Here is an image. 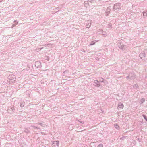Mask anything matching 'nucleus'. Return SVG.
<instances>
[{"label": "nucleus", "mask_w": 147, "mask_h": 147, "mask_svg": "<svg viewBox=\"0 0 147 147\" xmlns=\"http://www.w3.org/2000/svg\"><path fill=\"white\" fill-rule=\"evenodd\" d=\"M103 147V145L102 144H99L97 147Z\"/></svg>", "instance_id": "obj_23"}, {"label": "nucleus", "mask_w": 147, "mask_h": 147, "mask_svg": "<svg viewBox=\"0 0 147 147\" xmlns=\"http://www.w3.org/2000/svg\"><path fill=\"white\" fill-rule=\"evenodd\" d=\"M14 108L13 107H11L10 109H9L8 110V112L10 113H13L14 111Z\"/></svg>", "instance_id": "obj_8"}, {"label": "nucleus", "mask_w": 147, "mask_h": 147, "mask_svg": "<svg viewBox=\"0 0 147 147\" xmlns=\"http://www.w3.org/2000/svg\"><path fill=\"white\" fill-rule=\"evenodd\" d=\"M136 140L139 142H140L141 141V139L139 138H137V139Z\"/></svg>", "instance_id": "obj_29"}, {"label": "nucleus", "mask_w": 147, "mask_h": 147, "mask_svg": "<svg viewBox=\"0 0 147 147\" xmlns=\"http://www.w3.org/2000/svg\"><path fill=\"white\" fill-rule=\"evenodd\" d=\"M39 123H36L37 124H38V125H39Z\"/></svg>", "instance_id": "obj_37"}, {"label": "nucleus", "mask_w": 147, "mask_h": 147, "mask_svg": "<svg viewBox=\"0 0 147 147\" xmlns=\"http://www.w3.org/2000/svg\"><path fill=\"white\" fill-rule=\"evenodd\" d=\"M36 50H37V51H39V49H36Z\"/></svg>", "instance_id": "obj_38"}, {"label": "nucleus", "mask_w": 147, "mask_h": 147, "mask_svg": "<svg viewBox=\"0 0 147 147\" xmlns=\"http://www.w3.org/2000/svg\"><path fill=\"white\" fill-rule=\"evenodd\" d=\"M81 51L84 53H85L86 52L85 51L84 49L82 50Z\"/></svg>", "instance_id": "obj_32"}, {"label": "nucleus", "mask_w": 147, "mask_h": 147, "mask_svg": "<svg viewBox=\"0 0 147 147\" xmlns=\"http://www.w3.org/2000/svg\"><path fill=\"white\" fill-rule=\"evenodd\" d=\"M123 107V105L122 103H119L118 105V109H122Z\"/></svg>", "instance_id": "obj_10"}, {"label": "nucleus", "mask_w": 147, "mask_h": 147, "mask_svg": "<svg viewBox=\"0 0 147 147\" xmlns=\"http://www.w3.org/2000/svg\"><path fill=\"white\" fill-rule=\"evenodd\" d=\"M134 86H135L136 88H138V85L137 84H135Z\"/></svg>", "instance_id": "obj_31"}, {"label": "nucleus", "mask_w": 147, "mask_h": 147, "mask_svg": "<svg viewBox=\"0 0 147 147\" xmlns=\"http://www.w3.org/2000/svg\"><path fill=\"white\" fill-rule=\"evenodd\" d=\"M115 127L117 129H119V127L118 125L117 124H116L114 125Z\"/></svg>", "instance_id": "obj_15"}, {"label": "nucleus", "mask_w": 147, "mask_h": 147, "mask_svg": "<svg viewBox=\"0 0 147 147\" xmlns=\"http://www.w3.org/2000/svg\"><path fill=\"white\" fill-rule=\"evenodd\" d=\"M99 59L98 57H97L96 58V59L97 60H99Z\"/></svg>", "instance_id": "obj_34"}, {"label": "nucleus", "mask_w": 147, "mask_h": 147, "mask_svg": "<svg viewBox=\"0 0 147 147\" xmlns=\"http://www.w3.org/2000/svg\"><path fill=\"white\" fill-rule=\"evenodd\" d=\"M103 35H104V37H105L106 36V35L105 34H103Z\"/></svg>", "instance_id": "obj_36"}, {"label": "nucleus", "mask_w": 147, "mask_h": 147, "mask_svg": "<svg viewBox=\"0 0 147 147\" xmlns=\"http://www.w3.org/2000/svg\"><path fill=\"white\" fill-rule=\"evenodd\" d=\"M136 77V76L134 73H130L129 74V75L127 76L126 78L127 80L131 79V80L134 79Z\"/></svg>", "instance_id": "obj_2"}, {"label": "nucleus", "mask_w": 147, "mask_h": 147, "mask_svg": "<svg viewBox=\"0 0 147 147\" xmlns=\"http://www.w3.org/2000/svg\"><path fill=\"white\" fill-rule=\"evenodd\" d=\"M143 15L144 16H147V13L146 12H143Z\"/></svg>", "instance_id": "obj_24"}, {"label": "nucleus", "mask_w": 147, "mask_h": 147, "mask_svg": "<svg viewBox=\"0 0 147 147\" xmlns=\"http://www.w3.org/2000/svg\"><path fill=\"white\" fill-rule=\"evenodd\" d=\"M145 101V99L144 98H143L141 99L140 100V104H142Z\"/></svg>", "instance_id": "obj_14"}, {"label": "nucleus", "mask_w": 147, "mask_h": 147, "mask_svg": "<svg viewBox=\"0 0 147 147\" xmlns=\"http://www.w3.org/2000/svg\"><path fill=\"white\" fill-rule=\"evenodd\" d=\"M88 1H85L84 2V4L85 6L87 7L88 5Z\"/></svg>", "instance_id": "obj_13"}, {"label": "nucleus", "mask_w": 147, "mask_h": 147, "mask_svg": "<svg viewBox=\"0 0 147 147\" xmlns=\"http://www.w3.org/2000/svg\"><path fill=\"white\" fill-rule=\"evenodd\" d=\"M43 48V47H42L40 49H39V51H40L41 49H42Z\"/></svg>", "instance_id": "obj_35"}, {"label": "nucleus", "mask_w": 147, "mask_h": 147, "mask_svg": "<svg viewBox=\"0 0 147 147\" xmlns=\"http://www.w3.org/2000/svg\"><path fill=\"white\" fill-rule=\"evenodd\" d=\"M25 102L24 101L22 102L20 104V106L21 107H23L24 105Z\"/></svg>", "instance_id": "obj_17"}, {"label": "nucleus", "mask_w": 147, "mask_h": 147, "mask_svg": "<svg viewBox=\"0 0 147 147\" xmlns=\"http://www.w3.org/2000/svg\"><path fill=\"white\" fill-rule=\"evenodd\" d=\"M94 83L96 84V85H95V86H97V87H98L100 86L99 81L97 80H95L94 81Z\"/></svg>", "instance_id": "obj_9"}, {"label": "nucleus", "mask_w": 147, "mask_h": 147, "mask_svg": "<svg viewBox=\"0 0 147 147\" xmlns=\"http://www.w3.org/2000/svg\"><path fill=\"white\" fill-rule=\"evenodd\" d=\"M86 27L87 28H90L91 25V21L90 20H88L86 21Z\"/></svg>", "instance_id": "obj_4"}, {"label": "nucleus", "mask_w": 147, "mask_h": 147, "mask_svg": "<svg viewBox=\"0 0 147 147\" xmlns=\"http://www.w3.org/2000/svg\"><path fill=\"white\" fill-rule=\"evenodd\" d=\"M53 144H56L57 146H58L59 142L58 141H55L53 142Z\"/></svg>", "instance_id": "obj_16"}, {"label": "nucleus", "mask_w": 147, "mask_h": 147, "mask_svg": "<svg viewBox=\"0 0 147 147\" xmlns=\"http://www.w3.org/2000/svg\"><path fill=\"white\" fill-rule=\"evenodd\" d=\"M18 23V22H16V24H13L12 25V27H11V28H13L16 25H17Z\"/></svg>", "instance_id": "obj_22"}, {"label": "nucleus", "mask_w": 147, "mask_h": 147, "mask_svg": "<svg viewBox=\"0 0 147 147\" xmlns=\"http://www.w3.org/2000/svg\"><path fill=\"white\" fill-rule=\"evenodd\" d=\"M126 138V136H123V137H121L120 138V139H121V140H124V139H125Z\"/></svg>", "instance_id": "obj_26"}, {"label": "nucleus", "mask_w": 147, "mask_h": 147, "mask_svg": "<svg viewBox=\"0 0 147 147\" xmlns=\"http://www.w3.org/2000/svg\"><path fill=\"white\" fill-rule=\"evenodd\" d=\"M132 143L134 144V145H135L136 144V141L135 140H133Z\"/></svg>", "instance_id": "obj_25"}, {"label": "nucleus", "mask_w": 147, "mask_h": 147, "mask_svg": "<svg viewBox=\"0 0 147 147\" xmlns=\"http://www.w3.org/2000/svg\"><path fill=\"white\" fill-rule=\"evenodd\" d=\"M14 22L15 23L14 24H16L17 21L16 20L14 21Z\"/></svg>", "instance_id": "obj_33"}, {"label": "nucleus", "mask_w": 147, "mask_h": 147, "mask_svg": "<svg viewBox=\"0 0 147 147\" xmlns=\"http://www.w3.org/2000/svg\"><path fill=\"white\" fill-rule=\"evenodd\" d=\"M94 0H88V1H89L91 3H93Z\"/></svg>", "instance_id": "obj_30"}, {"label": "nucleus", "mask_w": 147, "mask_h": 147, "mask_svg": "<svg viewBox=\"0 0 147 147\" xmlns=\"http://www.w3.org/2000/svg\"><path fill=\"white\" fill-rule=\"evenodd\" d=\"M111 8L110 7H108L107 8L106 10V16H107L109 14L110 12L111 11Z\"/></svg>", "instance_id": "obj_7"}, {"label": "nucleus", "mask_w": 147, "mask_h": 147, "mask_svg": "<svg viewBox=\"0 0 147 147\" xmlns=\"http://www.w3.org/2000/svg\"><path fill=\"white\" fill-rule=\"evenodd\" d=\"M101 82H103V81H102Z\"/></svg>", "instance_id": "obj_39"}, {"label": "nucleus", "mask_w": 147, "mask_h": 147, "mask_svg": "<svg viewBox=\"0 0 147 147\" xmlns=\"http://www.w3.org/2000/svg\"><path fill=\"white\" fill-rule=\"evenodd\" d=\"M35 65L37 68H39L41 66V63L40 61H37L35 62Z\"/></svg>", "instance_id": "obj_5"}, {"label": "nucleus", "mask_w": 147, "mask_h": 147, "mask_svg": "<svg viewBox=\"0 0 147 147\" xmlns=\"http://www.w3.org/2000/svg\"><path fill=\"white\" fill-rule=\"evenodd\" d=\"M103 30L101 29H100L97 30V33L98 34H101L103 32Z\"/></svg>", "instance_id": "obj_12"}, {"label": "nucleus", "mask_w": 147, "mask_h": 147, "mask_svg": "<svg viewBox=\"0 0 147 147\" xmlns=\"http://www.w3.org/2000/svg\"><path fill=\"white\" fill-rule=\"evenodd\" d=\"M142 116L146 121H147V117L144 115H143Z\"/></svg>", "instance_id": "obj_21"}, {"label": "nucleus", "mask_w": 147, "mask_h": 147, "mask_svg": "<svg viewBox=\"0 0 147 147\" xmlns=\"http://www.w3.org/2000/svg\"><path fill=\"white\" fill-rule=\"evenodd\" d=\"M121 3H117L114 5L113 9L115 10L119 9H121Z\"/></svg>", "instance_id": "obj_3"}, {"label": "nucleus", "mask_w": 147, "mask_h": 147, "mask_svg": "<svg viewBox=\"0 0 147 147\" xmlns=\"http://www.w3.org/2000/svg\"><path fill=\"white\" fill-rule=\"evenodd\" d=\"M145 55L146 54L144 51H142L139 55L140 57L142 59H143V58H144L145 57Z\"/></svg>", "instance_id": "obj_6"}, {"label": "nucleus", "mask_w": 147, "mask_h": 147, "mask_svg": "<svg viewBox=\"0 0 147 147\" xmlns=\"http://www.w3.org/2000/svg\"><path fill=\"white\" fill-rule=\"evenodd\" d=\"M39 125H40L41 126L43 127H45L44 126L45 125L43 124H42V123H39Z\"/></svg>", "instance_id": "obj_28"}, {"label": "nucleus", "mask_w": 147, "mask_h": 147, "mask_svg": "<svg viewBox=\"0 0 147 147\" xmlns=\"http://www.w3.org/2000/svg\"><path fill=\"white\" fill-rule=\"evenodd\" d=\"M31 127H33L34 129H40V128L39 127H36L33 125H31Z\"/></svg>", "instance_id": "obj_19"}, {"label": "nucleus", "mask_w": 147, "mask_h": 147, "mask_svg": "<svg viewBox=\"0 0 147 147\" xmlns=\"http://www.w3.org/2000/svg\"><path fill=\"white\" fill-rule=\"evenodd\" d=\"M24 132L26 133H29L30 131L27 128H25V130L24 131Z\"/></svg>", "instance_id": "obj_18"}, {"label": "nucleus", "mask_w": 147, "mask_h": 147, "mask_svg": "<svg viewBox=\"0 0 147 147\" xmlns=\"http://www.w3.org/2000/svg\"><path fill=\"white\" fill-rule=\"evenodd\" d=\"M111 26H112V24H111V23H109L108 24V26H107V27L108 28L110 27V28L111 29L112 28Z\"/></svg>", "instance_id": "obj_20"}, {"label": "nucleus", "mask_w": 147, "mask_h": 147, "mask_svg": "<svg viewBox=\"0 0 147 147\" xmlns=\"http://www.w3.org/2000/svg\"><path fill=\"white\" fill-rule=\"evenodd\" d=\"M69 71L67 70H66L63 73V75H64L65 74V73L66 72H68Z\"/></svg>", "instance_id": "obj_27"}, {"label": "nucleus", "mask_w": 147, "mask_h": 147, "mask_svg": "<svg viewBox=\"0 0 147 147\" xmlns=\"http://www.w3.org/2000/svg\"><path fill=\"white\" fill-rule=\"evenodd\" d=\"M8 81L10 83H13L16 81V78L15 76L13 75H9L8 77Z\"/></svg>", "instance_id": "obj_1"}, {"label": "nucleus", "mask_w": 147, "mask_h": 147, "mask_svg": "<svg viewBox=\"0 0 147 147\" xmlns=\"http://www.w3.org/2000/svg\"><path fill=\"white\" fill-rule=\"evenodd\" d=\"M99 40H95L91 42L90 43L89 45V46L94 45L96 42L98 41H99Z\"/></svg>", "instance_id": "obj_11"}]
</instances>
